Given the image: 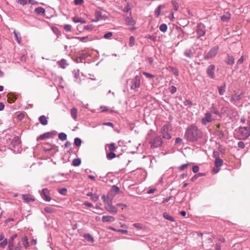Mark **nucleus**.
Segmentation results:
<instances>
[{
    "label": "nucleus",
    "mask_w": 250,
    "mask_h": 250,
    "mask_svg": "<svg viewBox=\"0 0 250 250\" xmlns=\"http://www.w3.org/2000/svg\"><path fill=\"white\" fill-rule=\"evenodd\" d=\"M73 21L75 23L81 22L82 23H85L86 22L84 20H82L81 18H78L77 17H74L73 18Z\"/></svg>",
    "instance_id": "nucleus-34"
},
{
    "label": "nucleus",
    "mask_w": 250,
    "mask_h": 250,
    "mask_svg": "<svg viewBox=\"0 0 250 250\" xmlns=\"http://www.w3.org/2000/svg\"><path fill=\"white\" fill-rule=\"evenodd\" d=\"M17 237V234H15L13 235L12 236H11L8 240V245H9L10 242H11V240H12L11 241L12 245V246H14V240Z\"/></svg>",
    "instance_id": "nucleus-41"
},
{
    "label": "nucleus",
    "mask_w": 250,
    "mask_h": 250,
    "mask_svg": "<svg viewBox=\"0 0 250 250\" xmlns=\"http://www.w3.org/2000/svg\"><path fill=\"white\" fill-rule=\"evenodd\" d=\"M238 146L241 148H244L245 147V144L243 142H239L238 143Z\"/></svg>",
    "instance_id": "nucleus-61"
},
{
    "label": "nucleus",
    "mask_w": 250,
    "mask_h": 250,
    "mask_svg": "<svg viewBox=\"0 0 250 250\" xmlns=\"http://www.w3.org/2000/svg\"><path fill=\"white\" fill-rule=\"evenodd\" d=\"M215 65L213 64H211L209 65L207 69V73L208 75L211 79H213L214 78V70H215Z\"/></svg>",
    "instance_id": "nucleus-11"
},
{
    "label": "nucleus",
    "mask_w": 250,
    "mask_h": 250,
    "mask_svg": "<svg viewBox=\"0 0 250 250\" xmlns=\"http://www.w3.org/2000/svg\"><path fill=\"white\" fill-rule=\"evenodd\" d=\"M199 170V167L198 166H193L192 167V171L194 173H197Z\"/></svg>",
    "instance_id": "nucleus-56"
},
{
    "label": "nucleus",
    "mask_w": 250,
    "mask_h": 250,
    "mask_svg": "<svg viewBox=\"0 0 250 250\" xmlns=\"http://www.w3.org/2000/svg\"><path fill=\"white\" fill-rule=\"evenodd\" d=\"M102 198L105 204V208L106 210L110 213H116L118 211V209L112 205V198H110L108 195L107 198L105 195H103Z\"/></svg>",
    "instance_id": "nucleus-2"
},
{
    "label": "nucleus",
    "mask_w": 250,
    "mask_h": 250,
    "mask_svg": "<svg viewBox=\"0 0 250 250\" xmlns=\"http://www.w3.org/2000/svg\"><path fill=\"white\" fill-rule=\"evenodd\" d=\"M212 120L213 119L211 113L207 112L205 114V117L202 118L201 123L203 125H206L208 123L211 122Z\"/></svg>",
    "instance_id": "nucleus-9"
},
{
    "label": "nucleus",
    "mask_w": 250,
    "mask_h": 250,
    "mask_svg": "<svg viewBox=\"0 0 250 250\" xmlns=\"http://www.w3.org/2000/svg\"><path fill=\"white\" fill-rule=\"evenodd\" d=\"M116 149V147L115 146V145L114 143H111L109 146V149L111 151H113L115 150Z\"/></svg>",
    "instance_id": "nucleus-52"
},
{
    "label": "nucleus",
    "mask_w": 250,
    "mask_h": 250,
    "mask_svg": "<svg viewBox=\"0 0 250 250\" xmlns=\"http://www.w3.org/2000/svg\"><path fill=\"white\" fill-rule=\"evenodd\" d=\"M16 100V98L11 95H8V101L10 103H12L15 102Z\"/></svg>",
    "instance_id": "nucleus-40"
},
{
    "label": "nucleus",
    "mask_w": 250,
    "mask_h": 250,
    "mask_svg": "<svg viewBox=\"0 0 250 250\" xmlns=\"http://www.w3.org/2000/svg\"><path fill=\"white\" fill-rule=\"evenodd\" d=\"M81 163V160L80 158L74 159L72 161V165L74 166L77 167L79 166Z\"/></svg>",
    "instance_id": "nucleus-32"
},
{
    "label": "nucleus",
    "mask_w": 250,
    "mask_h": 250,
    "mask_svg": "<svg viewBox=\"0 0 250 250\" xmlns=\"http://www.w3.org/2000/svg\"><path fill=\"white\" fill-rule=\"evenodd\" d=\"M82 144V141L79 138H76L74 139V144L77 146H79L81 145Z\"/></svg>",
    "instance_id": "nucleus-39"
},
{
    "label": "nucleus",
    "mask_w": 250,
    "mask_h": 250,
    "mask_svg": "<svg viewBox=\"0 0 250 250\" xmlns=\"http://www.w3.org/2000/svg\"><path fill=\"white\" fill-rule=\"evenodd\" d=\"M58 192L62 195H65L67 192L66 188H62L58 190Z\"/></svg>",
    "instance_id": "nucleus-44"
},
{
    "label": "nucleus",
    "mask_w": 250,
    "mask_h": 250,
    "mask_svg": "<svg viewBox=\"0 0 250 250\" xmlns=\"http://www.w3.org/2000/svg\"><path fill=\"white\" fill-rule=\"evenodd\" d=\"M244 62V57L242 56L237 62L236 67L238 68V65L242 64Z\"/></svg>",
    "instance_id": "nucleus-45"
},
{
    "label": "nucleus",
    "mask_w": 250,
    "mask_h": 250,
    "mask_svg": "<svg viewBox=\"0 0 250 250\" xmlns=\"http://www.w3.org/2000/svg\"><path fill=\"white\" fill-rule=\"evenodd\" d=\"M184 54L186 57H187L189 59L192 58L194 56V53L192 52V51L191 50V49H186L184 51Z\"/></svg>",
    "instance_id": "nucleus-19"
},
{
    "label": "nucleus",
    "mask_w": 250,
    "mask_h": 250,
    "mask_svg": "<svg viewBox=\"0 0 250 250\" xmlns=\"http://www.w3.org/2000/svg\"><path fill=\"white\" fill-rule=\"evenodd\" d=\"M21 143V139L19 137L15 136L13 138L11 141V145L14 146L16 147L18 146Z\"/></svg>",
    "instance_id": "nucleus-16"
},
{
    "label": "nucleus",
    "mask_w": 250,
    "mask_h": 250,
    "mask_svg": "<svg viewBox=\"0 0 250 250\" xmlns=\"http://www.w3.org/2000/svg\"><path fill=\"white\" fill-rule=\"evenodd\" d=\"M188 165H189V164H183L179 167V169L181 171H182L185 168H187Z\"/></svg>",
    "instance_id": "nucleus-50"
},
{
    "label": "nucleus",
    "mask_w": 250,
    "mask_h": 250,
    "mask_svg": "<svg viewBox=\"0 0 250 250\" xmlns=\"http://www.w3.org/2000/svg\"><path fill=\"white\" fill-rule=\"evenodd\" d=\"M184 104L185 106H191L192 105V102L189 100H186L184 102Z\"/></svg>",
    "instance_id": "nucleus-58"
},
{
    "label": "nucleus",
    "mask_w": 250,
    "mask_h": 250,
    "mask_svg": "<svg viewBox=\"0 0 250 250\" xmlns=\"http://www.w3.org/2000/svg\"><path fill=\"white\" fill-rule=\"evenodd\" d=\"M8 243L7 239H5L2 242L0 243V247L4 248Z\"/></svg>",
    "instance_id": "nucleus-43"
},
{
    "label": "nucleus",
    "mask_w": 250,
    "mask_h": 250,
    "mask_svg": "<svg viewBox=\"0 0 250 250\" xmlns=\"http://www.w3.org/2000/svg\"><path fill=\"white\" fill-rule=\"evenodd\" d=\"M125 21L126 24L128 25L134 26L135 21L133 18L131 17H126L125 19Z\"/></svg>",
    "instance_id": "nucleus-21"
},
{
    "label": "nucleus",
    "mask_w": 250,
    "mask_h": 250,
    "mask_svg": "<svg viewBox=\"0 0 250 250\" xmlns=\"http://www.w3.org/2000/svg\"><path fill=\"white\" fill-rule=\"evenodd\" d=\"M35 12L38 15H42L45 13V9L42 7H38L35 9Z\"/></svg>",
    "instance_id": "nucleus-28"
},
{
    "label": "nucleus",
    "mask_w": 250,
    "mask_h": 250,
    "mask_svg": "<svg viewBox=\"0 0 250 250\" xmlns=\"http://www.w3.org/2000/svg\"><path fill=\"white\" fill-rule=\"evenodd\" d=\"M42 198L45 201L49 202L51 201V198L50 196V192L47 188H43L41 193Z\"/></svg>",
    "instance_id": "nucleus-8"
},
{
    "label": "nucleus",
    "mask_w": 250,
    "mask_h": 250,
    "mask_svg": "<svg viewBox=\"0 0 250 250\" xmlns=\"http://www.w3.org/2000/svg\"><path fill=\"white\" fill-rule=\"evenodd\" d=\"M143 74L146 76V77L148 78H153L154 76V75L151 74H149L147 72H143Z\"/></svg>",
    "instance_id": "nucleus-54"
},
{
    "label": "nucleus",
    "mask_w": 250,
    "mask_h": 250,
    "mask_svg": "<svg viewBox=\"0 0 250 250\" xmlns=\"http://www.w3.org/2000/svg\"><path fill=\"white\" fill-rule=\"evenodd\" d=\"M163 216L165 219H166L167 220H169L171 222H174L175 220L173 216L170 215L168 213H167L166 212H165L163 213Z\"/></svg>",
    "instance_id": "nucleus-24"
},
{
    "label": "nucleus",
    "mask_w": 250,
    "mask_h": 250,
    "mask_svg": "<svg viewBox=\"0 0 250 250\" xmlns=\"http://www.w3.org/2000/svg\"><path fill=\"white\" fill-rule=\"evenodd\" d=\"M112 35H113L112 32H107L104 35V38L106 39H109L112 36Z\"/></svg>",
    "instance_id": "nucleus-46"
},
{
    "label": "nucleus",
    "mask_w": 250,
    "mask_h": 250,
    "mask_svg": "<svg viewBox=\"0 0 250 250\" xmlns=\"http://www.w3.org/2000/svg\"><path fill=\"white\" fill-rule=\"evenodd\" d=\"M83 2V0H74V3L75 5H81Z\"/></svg>",
    "instance_id": "nucleus-59"
},
{
    "label": "nucleus",
    "mask_w": 250,
    "mask_h": 250,
    "mask_svg": "<svg viewBox=\"0 0 250 250\" xmlns=\"http://www.w3.org/2000/svg\"><path fill=\"white\" fill-rule=\"evenodd\" d=\"M95 16L96 18L102 20H105L107 18V16L106 15H105V14H103L101 9L97 10L95 11Z\"/></svg>",
    "instance_id": "nucleus-13"
},
{
    "label": "nucleus",
    "mask_w": 250,
    "mask_h": 250,
    "mask_svg": "<svg viewBox=\"0 0 250 250\" xmlns=\"http://www.w3.org/2000/svg\"><path fill=\"white\" fill-rule=\"evenodd\" d=\"M161 7H162V5H159L157 9L155 11V15L157 16H159L160 14V12H161Z\"/></svg>",
    "instance_id": "nucleus-53"
},
{
    "label": "nucleus",
    "mask_w": 250,
    "mask_h": 250,
    "mask_svg": "<svg viewBox=\"0 0 250 250\" xmlns=\"http://www.w3.org/2000/svg\"><path fill=\"white\" fill-rule=\"evenodd\" d=\"M132 85L131 88L133 90H136L140 86V78L138 76H136L131 81Z\"/></svg>",
    "instance_id": "nucleus-6"
},
{
    "label": "nucleus",
    "mask_w": 250,
    "mask_h": 250,
    "mask_svg": "<svg viewBox=\"0 0 250 250\" xmlns=\"http://www.w3.org/2000/svg\"><path fill=\"white\" fill-rule=\"evenodd\" d=\"M218 92L220 95H223L226 91V84L224 83L222 86H218Z\"/></svg>",
    "instance_id": "nucleus-26"
},
{
    "label": "nucleus",
    "mask_w": 250,
    "mask_h": 250,
    "mask_svg": "<svg viewBox=\"0 0 250 250\" xmlns=\"http://www.w3.org/2000/svg\"><path fill=\"white\" fill-rule=\"evenodd\" d=\"M87 37H88L87 36L83 37H74V38L76 39L79 40L81 42H85V40L87 38Z\"/></svg>",
    "instance_id": "nucleus-47"
},
{
    "label": "nucleus",
    "mask_w": 250,
    "mask_h": 250,
    "mask_svg": "<svg viewBox=\"0 0 250 250\" xmlns=\"http://www.w3.org/2000/svg\"><path fill=\"white\" fill-rule=\"evenodd\" d=\"M133 225L134 227L137 228L139 229H141L142 228L141 224H140V223H135Z\"/></svg>",
    "instance_id": "nucleus-63"
},
{
    "label": "nucleus",
    "mask_w": 250,
    "mask_h": 250,
    "mask_svg": "<svg viewBox=\"0 0 250 250\" xmlns=\"http://www.w3.org/2000/svg\"><path fill=\"white\" fill-rule=\"evenodd\" d=\"M56 132L55 131L53 132H48L46 133H44L43 134L41 135L38 139L43 140L47 138H53L54 136L56 135Z\"/></svg>",
    "instance_id": "nucleus-10"
},
{
    "label": "nucleus",
    "mask_w": 250,
    "mask_h": 250,
    "mask_svg": "<svg viewBox=\"0 0 250 250\" xmlns=\"http://www.w3.org/2000/svg\"><path fill=\"white\" fill-rule=\"evenodd\" d=\"M161 133L164 139H169L171 138V136L168 132L167 128L166 126H163L161 129Z\"/></svg>",
    "instance_id": "nucleus-14"
},
{
    "label": "nucleus",
    "mask_w": 250,
    "mask_h": 250,
    "mask_svg": "<svg viewBox=\"0 0 250 250\" xmlns=\"http://www.w3.org/2000/svg\"><path fill=\"white\" fill-rule=\"evenodd\" d=\"M70 113L72 118L75 120H77L78 110L76 107H73L70 110Z\"/></svg>",
    "instance_id": "nucleus-20"
},
{
    "label": "nucleus",
    "mask_w": 250,
    "mask_h": 250,
    "mask_svg": "<svg viewBox=\"0 0 250 250\" xmlns=\"http://www.w3.org/2000/svg\"><path fill=\"white\" fill-rule=\"evenodd\" d=\"M100 108L102 110V112H107L108 111V109L107 108V106H101L100 107Z\"/></svg>",
    "instance_id": "nucleus-62"
},
{
    "label": "nucleus",
    "mask_w": 250,
    "mask_h": 250,
    "mask_svg": "<svg viewBox=\"0 0 250 250\" xmlns=\"http://www.w3.org/2000/svg\"><path fill=\"white\" fill-rule=\"evenodd\" d=\"M219 46H215L211 48L205 55L204 59L206 60H209L215 57L219 51Z\"/></svg>",
    "instance_id": "nucleus-4"
},
{
    "label": "nucleus",
    "mask_w": 250,
    "mask_h": 250,
    "mask_svg": "<svg viewBox=\"0 0 250 250\" xmlns=\"http://www.w3.org/2000/svg\"><path fill=\"white\" fill-rule=\"evenodd\" d=\"M212 112L216 114V115H219L220 114V112L219 111V110L216 108H215V107L213 106L212 107Z\"/></svg>",
    "instance_id": "nucleus-55"
},
{
    "label": "nucleus",
    "mask_w": 250,
    "mask_h": 250,
    "mask_svg": "<svg viewBox=\"0 0 250 250\" xmlns=\"http://www.w3.org/2000/svg\"><path fill=\"white\" fill-rule=\"evenodd\" d=\"M14 34L15 35V40L18 42V43H20L21 41L20 33L19 32H17L16 31H14Z\"/></svg>",
    "instance_id": "nucleus-31"
},
{
    "label": "nucleus",
    "mask_w": 250,
    "mask_h": 250,
    "mask_svg": "<svg viewBox=\"0 0 250 250\" xmlns=\"http://www.w3.org/2000/svg\"><path fill=\"white\" fill-rule=\"evenodd\" d=\"M176 90H177V88L175 86L172 85L171 86V88H170L171 93L173 94V93H175Z\"/></svg>",
    "instance_id": "nucleus-60"
},
{
    "label": "nucleus",
    "mask_w": 250,
    "mask_h": 250,
    "mask_svg": "<svg viewBox=\"0 0 250 250\" xmlns=\"http://www.w3.org/2000/svg\"><path fill=\"white\" fill-rule=\"evenodd\" d=\"M119 191V188L115 185H114L111 188V192H113L116 193Z\"/></svg>",
    "instance_id": "nucleus-42"
},
{
    "label": "nucleus",
    "mask_w": 250,
    "mask_h": 250,
    "mask_svg": "<svg viewBox=\"0 0 250 250\" xmlns=\"http://www.w3.org/2000/svg\"><path fill=\"white\" fill-rule=\"evenodd\" d=\"M238 135L240 140H245L250 135V129L248 127H240L238 131Z\"/></svg>",
    "instance_id": "nucleus-3"
},
{
    "label": "nucleus",
    "mask_w": 250,
    "mask_h": 250,
    "mask_svg": "<svg viewBox=\"0 0 250 250\" xmlns=\"http://www.w3.org/2000/svg\"><path fill=\"white\" fill-rule=\"evenodd\" d=\"M171 3L173 6V9L177 11L179 8V4L175 0H172Z\"/></svg>",
    "instance_id": "nucleus-33"
},
{
    "label": "nucleus",
    "mask_w": 250,
    "mask_h": 250,
    "mask_svg": "<svg viewBox=\"0 0 250 250\" xmlns=\"http://www.w3.org/2000/svg\"><path fill=\"white\" fill-rule=\"evenodd\" d=\"M159 29L161 31L165 32L167 29V25L165 23L162 24L159 27Z\"/></svg>",
    "instance_id": "nucleus-36"
},
{
    "label": "nucleus",
    "mask_w": 250,
    "mask_h": 250,
    "mask_svg": "<svg viewBox=\"0 0 250 250\" xmlns=\"http://www.w3.org/2000/svg\"><path fill=\"white\" fill-rule=\"evenodd\" d=\"M223 161L222 159L217 158V159H215V165L216 167H219L223 165Z\"/></svg>",
    "instance_id": "nucleus-30"
},
{
    "label": "nucleus",
    "mask_w": 250,
    "mask_h": 250,
    "mask_svg": "<svg viewBox=\"0 0 250 250\" xmlns=\"http://www.w3.org/2000/svg\"><path fill=\"white\" fill-rule=\"evenodd\" d=\"M241 95L242 93L238 94V93H235L231 95L230 101L232 103L235 104L241 99Z\"/></svg>",
    "instance_id": "nucleus-12"
},
{
    "label": "nucleus",
    "mask_w": 250,
    "mask_h": 250,
    "mask_svg": "<svg viewBox=\"0 0 250 250\" xmlns=\"http://www.w3.org/2000/svg\"><path fill=\"white\" fill-rule=\"evenodd\" d=\"M115 220V218L112 216H103L102 217V221L103 222H112Z\"/></svg>",
    "instance_id": "nucleus-17"
},
{
    "label": "nucleus",
    "mask_w": 250,
    "mask_h": 250,
    "mask_svg": "<svg viewBox=\"0 0 250 250\" xmlns=\"http://www.w3.org/2000/svg\"><path fill=\"white\" fill-rule=\"evenodd\" d=\"M64 30L67 32H69L71 30V26L69 24H66L64 26Z\"/></svg>",
    "instance_id": "nucleus-49"
},
{
    "label": "nucleus",
    "mask_w": 250,
    "mask_h": 250,
    "mask_svg": "<svg viewBox=\"0 0 250 250\" xmlns=\"http://www.w3.org/2000/svg\"><path fill=\"white\" fill-rule=\"evenodd\" d=\"M91 199L93 201H97L99 199V196L97 194H93Z\"/></svg>",
    "instance_id": "nucleus-51"
},
{
    "label": "nucleus",
    "mask_w": 250,
    "mask_h": 250,
    "mask_svg": "<svg viewBox=\"0 0 250 250\" xmlns=\"http://www.w3.org/2000/svg\"><path fill=\"white\" fill-rule=\"evenodd\" d=\"M196 32L198 34V38L203 36L206 33L205 26L204 24L201 23H199L197 27Z\"/></svg>",
    "instance_id": "nucleus-7"
},
{
    "label": "nucleus",
    "mask_w": 250,
    "mask_h": 250,
    "mask_svg": "<svg viewBox=\"0 0 250 250\" xmlns=\"http://www.w3.org/2000/svg\"><path fill=\"white\" fill-rule=\"evenodd\" d=\"M225 62L229 65H232L234 63V58L232 56L228 55Z\"/></svg>",
    "instance_id": "nucleus-18"
},
{
    "label": "nucleus",
    "mask_w": 250,
    "mask_h": 250,
    "mask_svg": "<svg viewBox=\"0 0 250 250\" xmlns=\"http://www.w3.org/2000/svg\"><path fill=\"white\" fill-rule=\"evenodd\" d=\"M18 2L21 5H25L27 3V0H18Z\"/></svg>",
    "instance_id": "nucleus-57"
},
{
    "label": "nucleus",
    "mask_w": 250,
    "mask_h": 250,
    "mask_svg": "<svg viewBox=\"0 0 250 250\" xmlns=\"http://www.w3.org/2000/svg\"><path fill=\"white\" fill-rule=\"evenodd\" d=\"M44 210L47 213H52L54 212L55 209L51 207H46L44 208Z\"/></svg>",
    "instance_id": "nucleus-35"
},
{
    "label": "nucleus",
    "mask_w": 250,
    "mask_h": 250,
    "mask_svg": "<svg viewBox=\"0 0 250 250\" xmlns=\"http://www.w3.org/2000/svg\"><path fill=\"white\" fill-rule=\"evenodd\" d=\"M39 120L40 123L43 125H45L48 123L47 119L44 115L41 116L39 118Z\"/></svg>",
    "instance_id": "nucleus-22"
},
{
    "label": "nucleus",
    "mask_w": 250,
    "mask_h": 250,
    "mask_svg": "<svg viewBox=\"0 0 250 250\" xmlns=\"http://www.w3.org/2000/svg\"><path fill=\"white\" fill-rule=\"evenodd\" d=\"M163 143L161 137L158 135H155L153 138L149 141L151 147L155 148L160 146Z\"/></svg>",
    "instance_id": "nucleus-5"
},
{
    "label": "nucleus",
    "mask_w": 250,
    "mask_h": 250,
    "mask_svg": "<svg viewBox=\"0 0 250 250\" xmlns=\"http://www.w3.org/2000/svg\"><path fill=\"white\" fill-rule=\"evenodd\" d=\"M202 136V132L197 126L191 125L189 126L186 132L185 137L186 139L190 142H194L200 138Z\"/></svg>",
    "instance_id": "nucleus-1"
},
{
    "label": "nucleus",
    "mask_w": 250,
    "mask_h": 250,
    "mask_svg": "<svg viewBox=\"0 0 250 250\" xmlns=\"http://www.w3.org/2000/svg\"><path fill=\"white\" fill-rule=\"evenodd\" d=\"M135 42V38H134V37L130 36L129 38V45L130 47H132L134 45Z\"/></svg>",
    "instance_id": "nucleus-38"
},
{
    "label": "nucleus",
    "mask_w": 250,
    "mask_h": 250,
    "mask_svg": "<svg viewBox=\"0 0 250 250\" xmlns=\"http://www.w3.org/2000/svg\"><path fill=\"white\" fill-rule=\"evenodd\" d=\"M57 63L60 67L63 69H64L68 65L65 59H62L60 61H58Z\"/></svg>",
    "instance_id": "nucleus-23"
},
{
    "label": "nucleus",
    "mask_w": 250,
    "mask_h": 250,
    "mask_svg": "<svg viewBox=\"0 0 250 250\" xmlns=\"http://www.w3.org/2000/svg\"><path fill=\"white\" fill-rule=\"evenodd\" d=\"M116 157V154L113 152H110L107 155V157L108 159H112L113 158H114Z\"/></svg>",
    "instance_id": "nucleus-48"
},
{
    "label": "nucleus",
    "mask_w": 250,
    "mask_h": 250,
    "mask_svg": "<svg viewBox=\"0 0 250 250\" xmlns=\"http://www.w3.org/2000/svg\"><path fill=\"white\" fill-rule=\"evenodd\" d=\"M21 240H22V244H23V246L26 249H27L29 246V243L28 241V238H27V236H24V237H23L22 238Z\"/></svg>",
    "instance_id": "nucleus-27"
},
{
    "label": "nucleus",
    "mask_w": 250,
    "mask_h": 250,
    "mask_svg": "<svg viewBox=\"0 0 250 250\" xmlns=\"http://www.w3.org/2000/svg\"><path fill=\"white\" fill-rule=\"evenodd\" d=\"M213 157L215 158V159H217V158H219V153L217 151H214Z\"/></svg>",
    "instance_id": "nucleus-64"
},
{
    "label": "nucleus",
    "mask_w": 250,
    "mask_h": 250,
    "mask_svg": "<svg viewBox=\"0 0 250 250\" xmlns=\"http://www.w3.org/2000/svg\"><path fill=\"white\" fill-rule=\"evenodd\" d=\"M59 138L62 141H64L67 138V135L65 133L62 132L59 134Z\"/></svg>",
    "instance_id": "nucleus-37"
},
{
    "label": "nucleus",
    "mask_w": 250,
    "mask_h": 250,
    "mask_svg": "<svg viewBox=\"0 0 250 250\" xmlns=\"http://www.w3.org/2000/svg\"><path fill=\"white\" fill-rule=\"evenodd\" d=\"M22 199L26 202L34 201L32 196L29 194H24L22 195Z\"/></svg>",
    "instance_id": "nucleus-25"
},
{
    "label": "nucleus",
    "mask_w": 250,
    "mask_h": 250,
    "mask_svg": "<svg viewBox=\"0 0 250 250\" xmlns=\"http://www.w3.org/2000/svg\"><path fill=\"white\" fill-rule=\"evenodd\" d=\"M231 17V14L229 12H226L221 17V20L224 22H228Z\"/></svg>",
    "instance_id": "nucleus-15"
},
{
    "label": "nucleus",
    "mask_w": 250,
    "mask_h": 250,
    "mask_svg": "<svg viewBox=\"0 0 250 250\" xmlns=\"http://www.w3.org/2000/svg\"><path fill=\"white\" fill-rule=\"evenodd\" d=\"M83 237L88 242H91V243L94 242V238L89 233L85 234L83 235Z\"/></svg>",
    "instance_id": "nucleus-29"
}]
</instances>
